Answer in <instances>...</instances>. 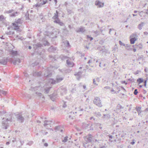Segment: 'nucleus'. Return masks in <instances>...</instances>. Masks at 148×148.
Listing matches in <instances>:
<instances>
[{
    "label": "nucleus",
    "mask_w": 148,
    "mask_h": 148,
    "mask_svg": "<svg viewBox=\"0 0 148 148\" xmlns=\"http://www.w3.org/2000/svg\"><path fill=\"white\" fill-rule=\"evenodd\" d=\"M51 88V87H48L45 88L44 89L45 93L46 94L48 93Z\"/></svg>",
    "instance_id": "7c9ffc66"
},
{
    "label": "nucleus",
    "mask_w": 148,
    "mask_h": 148,
    "mask_svg": "<svg viewBox=\"0 0 148 148\" xmlns=\"http://www.w3.org/2000/svg\"><path fill=\"white\" fill-rule=\"evenodd\" d=\"M22 21L20 18H19L17 20L16 19L15 22L16 23L21 24L22 23Z\"/></svg>",
    "instance_id": "473e14b6"
},
{
    "label": "nucleus",
    "mask_w": 148,
    "mask_h": 148,
    "mask_svg": "<svg viewBox=\"0 0 148 148\" xmlns=\"http://www.w3.org/2000/svg\"><path fill=\"white\" fill-rule=\"evenodd\" d=\"M124 46L126 48V49L128 50H130V49H131L130 47L131 46H130L127 44L126 45L125 44V46Z\"/></svg>",
    "instance_id": "49530a36"
},
{
    "label": "nucleus",
    "mask_w": 148,
    "mask_h": 148,
    "mask_svg": "<svg viewBox=\"0 0 148 148\" xmlns=\"http://www.w3.org/2000/svg\"><path fill=\"white\" fill-rule=\"evenodd\" d=\"M20 60L19 58H16L13 61V63L14 64H16L20 63Z\"/></svg>",
    "instance_id": "412c9836"
},
{
    "label": "nucleus",
    "mask_w": 148,
    "mask_h": 148,
    "mask_svg": "<svg viewBox=\"0 0 148 148\" xmlns=\"http://www.w3.org/2000/svg\"><path fill=\"white\" fill-rule=\"evenodd\" d=\"M89 126H90V125L88 123H84L83 124V127L85 129H87Z\"/></svg>",
    "instance_id": "cd10ccee"
},
{
    "label": "nucleus",
    "mask_w": 148,
    "mask_h": 148,
    "mask_svg": "<svg viewBox=\"0 0 148 148\" xmlns=\"http://www.w3.org/2000/svg\"><path fill=\"white\" fill-rule=\"evenodd\" d=\"M38 95L40 97V98H44V97L43 96L42 94L40 93H38Z\"/></svg>",
    "instance_id": "37998d69"
},
{
    "label": "nucleus",
    "mask_w": 148,
    "mask_h": 148,
    "mask_svg": "<svg viewBox=\"0 0 148 148\" xmlns=\"http://www.w3.org/2000/svg\"><path fill=\"white\" fill-rule=\"evenodd\" d=\"M93 103L99 107H101L102 105L101 101L99 98L96 97L93 100Z\"/></svg>",
    "instance_id": "f03ea898"
},
{
    "label": "nucleus",
    "mask_w": 148,
    "mask_h": 148,
    "mask_svg": "<svg viewBox=\"0 0 148 148\" xmlns=\"http://www.w3.org/2000/svg\"><path fill=\"white\" fill-rule=\"evenodd\" d=\"M14 10H9L6 11L5 12L7 14H10L13 12Z\"/></svg>",
    "instance_id": "c03bdc74"
},
{
    "label": "nucleus",
    "mask_w": 148,
    "mask_h": 148,
    "mask_svg": "<svg viewBox=\"0 0 148 148\" xmlns=\"http://www.w3.org/2000/svg\"><path fill=\"white\" fill-rule=\"evenodd\" d=\"M69 58L66 56H63L62 58V59L63 60L65 59H67Z\"/></svg>",
    "instance_id": "6e6d98bb"
},
{
    "label": "nucleus",
    "mask_w": 148,
    "mask_h": 148,
    "mask_svg": "<svg viewBox=\"0 0 148 148\" xmlns=\"http://www.w3.org/2000/svg\"><path fill=\"white\" fill-rule=\"evenodd\" d=\"M83 88L85 90H86V85H84L83 86Z\"/></svg>",
    "instance_id": "69168bd1"
},
{
    "label": "nucleus",
    "mask_w": 148,
    "mask_h": 148,
    "mask_svg": "<svg viewBox=\"0 0 148 148\" xmlns=\"http://www.w3.org/2000/svg\"><path fill=\"white\" fill-rule=\"evenodd\" d=\"M18 12H14L11 14H10V16L11 17H15L18 14Z\"/></svg>",
    "instance_id": "a878e982"
},
{
    "label": "nucleus",
    "mask_w": 148,
    "mask_h": 148,
    "mask_svg": "<svg viewBox=\"0 0 148 148\" xmlns=\"http://www.w3.org/2000/svg\"><path fill=\"white\" fill-rule=\"evenodd\" d=\"M75 116L74 112H71L70 113V114L69 115V117L70 118L73 119Z\"/></svg>",
    "instance_id": "b1692460"
},
{
    "label": "nucleus",
    "mask_w": 148,
    "mask_h": 148,
    "mask_svg": "<svg viewBox=\"0 0 148 148\" xmlns=\"http://www.w3.org/2000/svg\"><path fill=\"white\" fill-rule=\"evenodd\" d=\"M138 93V92L137 91V89H135L134 92V94L135 95H137Z\"/></svg>",
    "instance_id": "864d4df0"
},
{
    "label": "nucleus",
    "mask_w": 148,
    "mask_h": 148,
    "mask_svg": "<svg viewBox=\"0 0 148 148\" xmlns=\"http://www.w3.org/2000/svg\"><path fill=\"white\" fill-rule=\"evenodd\" d=\"M0 92L1 93H2L3 94L5 95L6 94V92L5 91H3V90H2L1 89H0Z\"/></svg>",
    "instance_id": "a18cd8bd"
},
{
    "label": "nucleus",
    "mask_w": 148,
    "mask_h": 148,
    "mask_svg": "<svg viewBox=\"0 0 148 148\" xmlns=\"http://www.w3.org/2000/svg\"><path fill=\"white\" fill-rule=\"evenodd\" d=\"M87 105L85 104L84 105V107L80 106L79 108H77L78 112H81L80 113H83L84 112H85L86 110V109L87 108Z\"/></svg>",
    "instance_id": "20e7f679"
},
{
    "label": "nucleus",
    "mask_w": 148,
    "mask_h": 148,
    "mask_svg": "<svg viewBox=\"0 0 148 148\" xmlns=\"http://www.w3.org/2000/svg\"><path fill=\"white\" fill-rule=\"evenodd\" d=\"M42 46V44L41 43H37L36 44L34 45V48L35 50H36V49H39Z\"/></svg>",
    "instance_id": "2eb2a0df"
},
{
    "label": "nucleus",
    "mask_w": 148,
    "mask_h": 148,
    "mask_svg": "<svg viewBox=\"0 0 148 148\" xmlns=\"http://www.w3.org/2000/svg\"><path fill=\"white\" fill-rule=\"evenodd\" d=\"M3 121L2 123V127L3 129H6L8 128V127L9 126V121H8L7 120H5L4 118H3Z\"/></svg>",
    "instance_id": "7ed1b4c3"
},
{
    "label": "nucleus",
    "mask_w": 148,
    "mask_h": 148,
    "mask_svg": "<svg viewBox=\"0 0 148 148\" xmlns=\"http://www.w3.org/2000/svg\"><path fill=\"white\" fill-rule=\"evenodd\" d=\"M61 128L60 127V126H56L55 127L54 129L55 131H59Z\"/></svg>",
    "instance_id": "e433bc0d"
},
{
    "label": "nucleus",
    "mask_w": 148,
    "mask_h": 148,
    "mask_svg": "<svg viewBox=\"0 0 148 148\" xmlns=\"http://www.w3.org/2000/svg\"><path fill=\"white\" fill-rule=\"evenodd\" d=\"M49 45V43L47 41H46V42L44 43V45L45 46H48Z\"/></svg>",
    "instance_id": "5fc2aeb1"
},
{
    "label": "nucleus",
    "mask_w": 148,
    "mask_h": 148,
    "mask_svg": "<svg viewBox=\"0 0 148 148\" xmlns=\"http://www.w3.org/2000/svg\"><path fill=\"white\" fill-rule=\"evenodd\" d=\"M12 25L14 26V29L17 30L19 29V27L18 26V24L14 23H13Z\"/></svg>",
    "instance_id": "4be33fe9"
},
{
    "label": "nucleus",
    "mask_w": 148,
    "mask_h": 148,
    "mask_svg": "<svg viewBox=\"0 0 148 148\" xmlns=\"http://www.w3.org/2000/svg\"><path fill=\"white\" fill-rule=\"evenodd\" d=\"M83 146L85 148H88V146H89L88 145L87 143H83Z\"/></svg>",
    "instance_id": "79ce46f5"
},
{
    "label": "nucleus",
    "mask_w": 148,
    "mask_h": 148,
    "mask_svg": "<svg viewBox=\"0 0 148 148\" xmlns=\"http://www.w3.org/2000/svg\"><path fill=\"white\" fill-rule=\"evenodd\" d=\"M110 117V115L109 114H104L102 117L103 119H107Z\"/></svg>",
    "instance_id": "f704fd0d"
},
{
    "label": "nucleus",
    "mask_w": 148,
    "mask_h": 148,
    "mask_svg": "<svg viewBox=\"0 0 148 148\" xmlns=\"http://www.w3.org/2000/svg\"><path fill=\"white\" fill-rule=\"evenodd\" d=\"M12 119V115L11 113H9L6 114L5 118V120H7L9 122H11Z\"/></svg>",
    "instance_id": "423d86ee"
},
{
    "label": "nucleus",
    "mask_w": 148,
    "mask_h": 148,
    "mask_svg": "<svg viewBox=\"0 0 148 148\" xmlns=\"http://www.w3.org/2000/svg\"><path fill=\"white\" fill-rule=\"evenodd\" d=\"M41 1V3L38 2L36 5H35V6L36 7H41L42 5L45 4L47 2V1Z\"/></svg>",
    "instance_id": "9b49d317"
},
{
    "label": "nucleus",
    "mask_w": 148,
    "mask_h": 148,
    "mask_svg": "<svg viewBox=\"0 0 148 148\" xmlns=\"http://www.w3.org/2000/svg\"><path fill=\"white\" fill-rule=\"evenodd\" d=\"M68 136H66L65 137L64 139L62 140V142L63 143H65L68 140Z\"/></svg>",
    "instance_id": "a19ab883"
},
{
    "label": "nucleus",
    "mask_w": 148,
    "mask_h": 148,
    "mask_svg": "<svg viewBox=\"0 0 148 148\" xmlns=\"http://www.w3.org/2000/svg\"><path fill=\"white\" fill-rule=\"evenodd\" d=\"M8 60V57L4 58L0 60V63L3 65H5L6 64Z\"/></svg>",
    "instance_id": "6e6552de"
},
{
    "label": "nucleus",
    "mask_w": 148,
    "mask_h": 148,
    "mask_svg": "<svg viewBox=\"0 0 148 148\" xmlns=\"http://www.w3.org/2000/svg\"><path fill=\"white\" fill-rule=\"evenodd\" d=\"M66 63L68 66L69 67H72L74 65V63L73 62H71L69 59L66 60Z\"/></svg>",
    "instance_id": "f8f14e48"
},
{
    "label": "nucleus",
    "mask_w": 148,
    "mask_h": 148,
    "mask_svg": "<svg viewBox=\"0 0 148 148\" xmlns=\"http://www.w3.org/2000/svg\"><path fill=\"white\" fill-rule=\"evenodd\" d=\"M94 115L96 116L99 117L101 116V114L99 112H95L94 113Z\"/></svg>",
    "instance_id": "ea45409f"
},
{
    "label": "nucleus",
    "mask_w": 148,
    "mask_h": 148,
    "mask_svg": "<svg viewBox=\"0 0 148 148\" xmlns=\"http://www.w3.org/2000/svg\"><path fill=\"white\" fill-rule=\"evenodd\" d=\"M63 79V78L60 76H57L56 79H49V82L51 84H55L56 83L60 82Z\"/></svg>",
    "instance_id": "f257e3e1"
},
{
    "label": "nucleus",
    "mask_w": 148,
    "mask_h": 148,
    "mask_svg": "<svg viewBox=\"0 0 148 148\" xmlns=\"http://www.w3.org/2000/svg\"><path fill=\"white\" fill-rule=\"evenodd\" d=\"M66 107V105L65 103H64V105L63 106V107L64 108H65Z\"/></svg>",
    "instance_id": "680f3d73"
},
{
    "label": "nucleus",
    "mask_w": 148,
    "mask_h": 148,
    "mask_svg": "<svg viewBox=\"0 0 148 148\" xmlns=\"http://www.w3.org/2000/svg\"><path fill=\"white\" fill-rule=\"evenodd\" d=\"M42 74L41 72H36L34 73L33 74V75L34 76H40Z\"/></svg>",
    "instance_id": "5701e85b"
},
{
    "label": "nucleus",
    "mask_w": 148,
    "mask_h": 148,
    "mask_svg": "<svg viewBox=\"0 0 148 148\" xmlns=\"http://www.w3.org/2000/svg\"><path fill=\"white\" fill-rule=\"evenodd\" d=\"M144 34L145 35H147L148 34V33L147 32H144Z\"/></svg>",
    "instance_id": "774afa93"
},
{
    "label": "nucleus",
    "mask_w": 148,
    "mask_h": 148,
    "mask_svg": "<svg viewBox=\"0 0 148 148\" xmlns=\"http://www.w3.org/2000/svg\"><path fill=\"white\" fill-rule=\"evenodd\" d=\"M128 80L132 82H134V79L132 78H130L128 79Z\"/></svg>",
    "instance_id": "3c124183"
},
{
    "label": "nucleus",
    "mask_w": 148,
    "mask_h": 148,
    "mask_svg": "<svg viewBox=\"0 0 148 148\" xmlns=\"http://www.w3.org/2000/svg\"><path fill=\"white\" fill-rule=\"evenodd\" d=\"M110 88V87L108 86H105L104 88V89H108Z\"/></svg>",
    "instance_id": "bf43d9fd"
},
{
    "label": "nucleus",
    "mask_w": 148,
    "mask_h": 148,
    "mask_svg": "<svg viewBox=\"0 0 148 148\" xmlns=\"http://www.w3.org/2000/svg\"><path fill=\"white\" fill-rule=\"evenodd\" d=\"M119 43L121 45L123 46H125V44H124L120 40L119 41Z\"/></svg>",
    "instance_id": "603ef678"
},
{
    "label": "nucleus",
    "mask_w": 148,
    "mask_h": 148,
    "mask_svg": "<svg viewBox=\"0 0 148 148\" xmlns=\"http://www.w3.org/2000/svg\"><path fill=\"white\" fill-rule=\"evenodd\" d=\"M136 110L138 113V115H140V113L141 112V108L138 107L136 108Z\"/></svg>",
    "instance_id": "c756f323"
},
{
    "label": "nucleus",
    "mask_w": 148,
    "mask_h": 148,
    "mask_svg": "<svg viewBox=\"0 0 148 148\" xmlns=\"http://www.w3.org/2000/svg\"><path fill=\"white\" fill-rule=\"evenodd\" d=\"M137 37V35L136 33H134L132 34L130 36V38H136Z\"/></svg>",
    "instance_id": "2f4dec72"
},
{
    "label": "nucleus",
    "mask_w": 148,
    "mask_h": 148,
    "mask_svg": "<svg viewBox=\"0 0 148 148\" xmlns=\"http://www.w3.org/2000/svg\"><path fill=\"white\" fill-rule=\"evenodd\" d=\"M14 60H13V59L12 58H8V61H9L10 62H12L13 63V61H14Z\"/></svg>",
    "instance_id": "8fccbe9b"
},
{
    "label": "nucleus",
    "mask_w": 148,
    "mask_h": 148,
    "mask_svg": "<svg viewBox=\"0 0 148 148\" xmlns=\"http://www.w3.org/2000/svg\"><path fill=\"white\" fill-rule=\"evenodd\" d=\"M92 135L89 134L84 137L85 141L87 143H90L92 141Z\"/></svg>",
    "instance_id": "39448f33"
},
{
    "label": "nucleus",
    "mask_w": 148,
    "mask_h": 148,
    "mask_svg": "<svg viewBox=\"0 0 148 148\" xmlns=\"http://www.w3.org/2000/svg\"><path fill=\"white\" fill-rule=\"evenodd\" d=\"M44 145L46 147H47L48 145V144L47 143H45L44 144Z\"/></svg>",
    "instance_id": "338daca9"
},
{
    "label": "nucleus",
    "mask_w": 148,
    "mask_h": 148,
    "mask_svg": "<svg viewBox=\"0 0 148 148\" xmlns=\"http://www.w3.org/2000/svg\"><path fill=\"white\" fill-rule=\"evenodd\" d=\"M48 50L49 52H52L55 51L56 50V49H54L53 46H51L48 49Z\"/></svg>",
    "instance_id": "393cba45"
},
{
    "label": "nucleus",
    "mask_w": 148,
    "mask_h": 148,
    "mask_svg": "<svg viewBox=\"0 0 148 148\" xmlns=\"http://www.w3.org/2000/svg\"><path fill=\"white\" fill-rule=\"evenodd\" d=\"M11 54L13 56H16L17 53V52L16 51H12L11 52Z\"/></svg>",
    "instance_id": "4c0bfd02"
},
{
    "label": "nucleus",
    "mask_w": 148,
    "mask_h": 148,
    "mask_svg": "<svg viewBox=\"0 0 148 148\" xmlns=\"http://www.w3.org/2000/svg\"><path fill=\"white\" fill-rule=\"evenodd\" d=\"M75 31L78 33L79 32L83 33L85 31V29L84 28L82 27H81L80 28H77L76 29Z\"/></svg>",
    "instance_id": "4468645a"
},
{
    "label": "nucleus",
    "mask_w": 148,
    "mask_h": 148,
    "mask_svg": "<svg viewBox=\"0 0 148 148\" xmlns=\"http://www.w3.org/2000/svg\"><path fill=\"white\" fill-rule=\"evenodd\" d=\"M54 22L58 24L61 26H64V23L61 21L59 19H57V20L54 21Z\"/></svg>",
    "instance_id": "ddd939ff"
},
{
    "label": "nucleus",
    "mask_w": 148,
    "mask_h": 148,
    "mask_svg": "<svg viewBox=\"0 0 148 148\" xmlns=\"http://www.w3.org/2000/svg\"><path fill=\"white\" fill-rule=\"evenodd\" d=\"M33 143V142L32 141H30L28 143V144L29 145H31Z\"/></svg>",
    "instance_id": "e2e57ef3"
},
{
    "label": "nucleus",
    "mask_w": 148,
    "mask_h": 148,
    "mask_svg": "<svg viewBox=\"0 0 148 148\" xmlns=\"http://www.w3.org/2000/svg\"><path fill=\"white\" fill-rule=\"evenodd\" d=\"M4 16L3 15H1L0 16V21H3L4 19Z\"/></svg>",
    "instance_id": "09e8293b"
},
{
    "label": "nucleus",
    "mask_w": 148,
    "mask_h": 148,
    "mask_svg": "<svg viewBox=\"0 0 148 148\" xmlns=\"http://www.w3.org/2000/svg\"><path fill=\"white\" fill-rule=\"evenodd\" d=\"M144 25V23L143 22H141L139 24L138 26V28L139 30H141L143 27V26Z\"/></svg>",
    "instance_id": "a211bd4d"
},
{
    "label": "nucleus",
    "mask_w": 148,
    "mask_h": 148,
    "mask_svg": "<svg viewBox=\"0 0 148 148\" xmlns=\"http://www.w3.org/2000/svg\"><path fill=\"white\" fill-rule=\"evenodd\" d=\"M82 73L81 72H79L76 74H75L74 75L75 76H77L79 77V78L81 75Z\"/></svg>",
    "instance_id": "58836bf2"
},
{
    "label": "nucleus",
    "mask_w": 148,
    "mask_h": 148,
    "mask_svg": "<svg viewBox=\"0 0 148 148\" xmlns=\"http://www.w3.org/2000/svg\"><path fill=\"white\" fill-rule=\"evenodd\" d=\"M64 44L66 47H70V45L69 43V41L67 40H66L64 42Z\"/></svg>",
    "instance_id": "c85d7f7f"
},
{
    "label": "nucleus",
    "mask_w": 148,
    "mask_h": 148,
    "mask_svg": "<svg viewBox=\"0 0 148 148\" xmlns=\"http://www.w3.org/2000/svg\"><path fill=\"white\" fill-rule=\"evenodd\" d=\"M54 16L52 18L53 19H55V20H57V19H58V12L57 10L56 11V12L54 13Z\"/></svg>",
    "instance_id": "6ab92c4d"
},
{
    "label": "nucleus",
    "mask_w": 148,
    "mask_h": 148,
    "mask_svg": "<svg viewBox=\"0 0 148 148\" xmlns=\"http://www.w3.org/2000/svg\"><path fill=\"white\" fill-rule=\"evenodd\" d=\"M51 122L48 121H44V125L45 127H47V125H49V126L50 125Z\"/></svg>",
    "instance_id": "aec40b11"
},
{
    "label": "nucleus",
    "mask_w": 148,
    "mask_h": 148,
    "mask_svg": "<svg viewBox=\"0 0 148 148\" xmlns=\"http://www.w3.org/2000/svg\"><path fill=\"white\" fill-rule=\"evenodd\" d=\"M136 40V38H131L130 39V43L131 44H134Z\"/></svg>",
    "instance_id": "bb28decb"
},
{
    "label": "nucleus",
    "mask_w": 148,
    "mask_h": 148,
    "mask_svg": "<svg viewBox=\"0 0 148 148\" xmlns=\"http://www.w3.org/2000/svg\"><path fill=\"white\" fill-rule=\"evenodd\" d=\"M93 119L94 120H95V119L93 117H91L90 118V119L91 120Z\"/></svg>",
    "instance_id": "0e129e2a"
},
{
    "label": "nucleus",
    "mask_w": 148,
    "mask_h": 148,
    "mask_svg": "<svg viewBox=\"0 0 148 148\" xmlns=\"http://www.w3.org/2000/svg\"><path fill=\"white\" fill-rule=\"evenodd\" d=\"M140 72V71H136L134 73V74L135 75H136L138 74Z\"/></svg>",
    "instance_id": "13d9d810"
},
{
    "label": "nucleus",
    "mask_w": 148,
    "mask_h": 148,
    "mask_svg": "<svg viewBox=\"0 0 148 148\" xmlns=\"http://www.w3.org/2000/svg\"><path fill=\"white\" fill-rule=\"evenodd\" d=\"M87 39L88 40H90V41L92 40L93 39V38L92 37H91L89 36L88 35L87 36Z\"/></svg>",
    "instance_id": "de8ad7c7"
},
{
    "label": "nucleus",
    "mask_w": 148,
    "mask_h": 148,
    "mask_svg": "<svg viewBox=\"0 0 148 148\" xmlns=\"http://www.w3.org/2000/svg\"><path fill=\"white\" fill-rule=\"evenodd\" d=\"M132 47H134V48L137 49H141L143 47V45L141 44H139L138 45H135L134 46H132Z\"/></svg>",
    "instance_id": "dca6fc26"
},
{
    "label": "nucleus",
    "mask_w": 148,
    "mask_h": 148,
    "mask_svg": "<svg viewBox=\"0 0 148 148\" xmlns=\"http://www.w3.org/2000/svg\"><path fill=\"white\" fill-rule=\"evenodd\" d=\"M111 92L113 94H115V93H116V91L114 90L113 89H112L111 90Z\"/></svg>",
    "instance_id": "4d7b16f0"
},
{
    "label": "nucleus",
    "mask_w": 148,
    "mask_h": 148,
    "mask_svg": "<svg viewBox=\"0 0 148 148\" xmlns=\"http://www.w3.org/2000/svg\"><path fill=\"white\" fill-rule=\"evenodd\" d=\"M44 75L47 77H49L51 76V74L47 70L45 71V73H44Z\"/></svg>",
    "instance_id": "f3484780"
},
{
    "label": "nucleus",
    "mask_w": 148,
    "mask_h": 148,
    "mask_svg": "<svg viewBox=\"0 0 148 148\" xmlns=\"http://www.w3.org/2000/svg\"><path fill=\"white\" fill-rule=\"evenodd\" d=\"M18 121L21 123H23L24 121V118L21 115H18L16 116Z\"/></svg>",
    "instance_id": "1a4fd4ad"
},
{
    "label": "nucleus",
    "mask_w": 148,
    "mask_h": 148,
    "mask_svg": "<svg viewBox=\"0 0 148 148\" xmlns=\"http://www.w3.org/2000/svg\"><path fill=\"white\" fill-rule=\"evenodd\" d=\"M99 62V66L100 67H101V68H103V67H105L106 66V64H105V63L103 64V65H101V63H102L101 62Z\"/></svg>",
    "instance_id": "c9c22d12"
},
{
    "label": "nucleus",
    "mask_w": 148,
    "mask_h": 148,
    "mask_svg": "<svg viewBox=\"0 0 148 148\" xmlns=\"http://www.w3.org/2000/svg\"><path fill=\"white\" fill-rule=\"evenodd\" d=\"M143 79L141 78H139L137 80V82H138V84H139L143 82Z\"/></svg>",
    "instance_id": "72a5a7b5"
},
{
    "label": "nucleus",
    "mask_w": 148,
    "mask_h": 148,
    "mask_svg": "<svg viewBox=\"0 0 148 148\" xmlns=\"http://www.w3.org/2000/svg\"><path fill=\"white\" fill-rule=\"evenodd\" d=\"M100 81V78L99 77H97L95 79H94L93 80V84L96 86H98Z\"/></svg>",
    "instance_id": "9d476101"
},
{
    "label": "nucleus",
    "mask_w": 148,
    "mask_h": 148,
    "mask_svg": "<svg viewBox=\"0 0 148 148\" xmlns=\"http://www.w3.org/2000/svg\"><path fill=\"white\" fill-rule=\"evenodd\" d=\"M63 30L64 31V32H68V31L67 30V29L66 28H65L64 29H63Z\"/></svg>",
    "instance_id": "052dcab7"
},
{
    "label": "nucleus",
    "mask_w": 148,
    "mask_h": 148,
    "mask_svg": "<svg viewBox=\"0 0 148 148\" xmlns=\"http://www.w3.org/2000/svg\"><path fill=\"white\" fill-rule=\"evenodd\" d=\"M95 5H96L97 7L101 8L103 7L104 3L99 1H96L95 2Z\"/></svg>",
    "instance_id": "0eeeda50"
}]
</instances>
